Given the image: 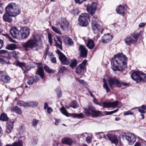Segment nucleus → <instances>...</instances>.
I'll return each mask as SVG.
<instances>
[{
    "label": "nucleus",
    "instance_id": "obj_57",
    "mask_svg": "<svg viewBox=\"0 0 146 146\" xmlns=\"http://www.w3.org/2000/svg\"><path fill=\"white\" fill-rule=\"evenodd\" d=\"M98 19L97 18H93L92 19V25L93 23H94L95 25L98 24L97 23V21Z\"/></svg>",
    "mask_w": 146,
    "mask_h": 146
},
{
    "label": "nucleus",
    "instance_id": "obj_53",
    "mask_svg": "<svg viewBox=\"0 0 146 146\" xmlns=\"http://www.w3.org/2000/svg\"><path fill=\"white\" fill-rule=\"evenodd\" d=\"M49 52V49L48 48H46L45 50V52L43 55V57L45 59L47 55H48V53Z\"/></svg>",
    "mask_w": 146,
    "mask_h": 146
},
{
    "label": "nucleus",
    "instance_id": "obj_43",
    "mask_svg": "<svg viewBox=\"0 0 146 146\" xmlns=\"http://www.w3.org/2000/svg\"><path fill=\"white\" fill-rule=\"evenodd\" d=\"M135 109V108H132L131 110H129L125 112L124 113V115H133L134 113L133 112L131 111V110Z\"/></svg>",
    "mask_w": 146,
    "mask_h": 146
},
{
    "label": "nucleus",
    "instance_id": "obj_47",
    "mask_svg": "<svg viewBox=\"0 0 146 146\" xmlns=\"http://www.w3.org/2000/svg\"><path fill=\"white\" fill-rule=\"evenodd\" d=\"M48 42L50 45H52V35L51 34L49 33L48 34Z\"/></svg>",
    "mask_w": 146,
    "mask_h": 146
},
{
    "label": "nucleus",
    "instance_id": "obj_37",
    "mask_svg": "<svg viewBox=\"0 0 146 146\" xmlns=\"http://www.w3.org/2000/svg\"><path fill=\"white\" fill-rule=\"evenodd\" d=\"M51 29L54 32L60 35L61 34V32L59 28H57L54 26H52Z\"/></svg>",
    "mask_w": 146,
    "mask_h": 146
},
{
    "label": "nucleus",
    "instance_id": "obj_59",
    "mask_svg": "<svg viewBox=\"0 0 146 146\" xmlns=\"http://www.w3.org/2000/svg\"><path fill=\"white\" fill-rule=\"evenodd\" d=\"M92 140V137L91 136H87L86 137V141L88 143H90Z\"/></svg>",
    "mask_w": 146,
    "mask_h": 146
},
{
    "label": "nucleus",
    "instance_id": "obj_40",
    "mask_svg": "<svg viewBox=\"0 0 146 146\" xmlns=\"http://www.w3.org/2000/svg\"><path fill=\"white\" fill-rule=\"evenodd\" d=\"M44 69L45 71L48 73H52L54 72L53 70L50 69L49 67L47 66H44Z\"/></svg>",
    "mask_w": 146,
    "mask_h": 146
},
{
    "label": "nucleus",
    "instance_id": "obj_50",
    "mask_svg": "<svg viewBox=\"0 0 146 146\" xmlns=\"http://www.w3.org/2000/svg\"><path fill=\"white\" fill-rule=\"evenodd\" d=\"M104 108H110L111 107V103L106 102H104L103 104Z\"/></svg>",
    "mask_w": 146,
    "mask_h": 146
},
{
    "label": "nucleus",
    "instance_id": "obj_30",
    "mask_svg": "<svg viewBox=\"0 0 146 146\" xmlns=\"http://www.w3.org/2000/svg\"><path fill=\"white\" fill-rule=\"evenodd\" d=\"M103 81L104 84L103 85L104 88L106 89L107 93L110 92V90L108 87V83L107 82L106 79V78H104L103 79Z\"/></svg>",
    "mask_w": 146,
    "mask_h": 146
},
{
    "label": "nucleus",
    "instance_id": "obj_35",
    "mask_svg": "<svg viewBox=\"0 0 146 146\" xmlns=\"http://www.w3.org/2000/svg\"><path fill=\"white\" fill-rule=\"evenodd\" d=\"M5 146H23L22 141H19L18 142H15L12 144H7Z\"/></svg>",
    "mask_w": 146,
    "mask_h": 146
},
{
    "label": "nucleus",
    "instance_id": "obj_5",
    "mask_svg": "<svg viewBox=\"0 0 146 146\" xmlns=\"http://www.w3.org/2000/svg\"><path fill=\"white\" fill-rule=\"evenodd\" d=\"M80 25L82 26H86L90 21L89 15L87 13L81 14L78 19Z\"/></svg>",
    "mask_w": 146,
    "mask_h": 146
},
{
    "label": "nucleus",
    "instance_id": "obj_8",
    "mask_svg": "<svg viewBox=\"0 0 146 146\" xmlns=\"http://www.w3.org/2000/svg\"><path fill=\"white\" fill-rule=\"evenodd\" d=\"M123 135L126 136V139L127 140L129 145H132L136 141V136L134 134L131 133H126L125 132L122 133Z\"/></svg>",
    "mask_w": 146,
    "mask_h": 146
},
{
    "label": "nucleus",
    "instance_id": "obj_41",
    "mask_svg": "<svg viewBox=\"0 0 146 146\" xmlns=\"http://www.w3.org/2000/svg\"><path fill=\"white\" fill-rule=\"evenodd\" d=\"M60 110L61 113L64 115L66 116L69 115V113L67 112L64 108L62 107L60 109Z\"/></svg>",
    "mask_w": 146,
    "mask_h": 146
},
{
    "label": "nucleus",
    "instance_id": "obj_62",
    "mask_svg": "<svg viewBox=\"0 0 146 146\" xmlns=\"http://www.w3.org/2000/svg\"><path fill=\"white\" fill-rule=\"evenodd\" d=\"M56 53L59 55V57H61V56H62L64 55V54L58 49L57 50Z\"/></svg>",
    "mask_w": 146,
    "mask_h": 146
},
{
    "label": "nucleus",
    "instance_id": "obj_56",
    "mask_svg": "<svg viewBox=\"0 0 146 146\" xmlns=\"http://www.w3.org/2000/svg\"><path fill=\"white\" fill-rule=\"evenodd\" d=\"M76 80L79 82L80 83L82 84H85V82L83 80H81L79 78H76Z\"/></svg>",
    "mask_w": 146,
    "mask_h": 146
},
{
    "label": "nucleus",
    "instance_id": "obj_7",
    "mask_svg": "<svg viewBox=\"0 0 146 146\" xmlns=\"http://www.w3.org/2000/svg\"><path fill=\"white\" fill-rule=\"evenodd\" d=\"M94 108L90 106L86 108L85 109V113L87 115H92L93 117H96L100 114L101 112L99 111H96L94 109Z\"/></svg>",
    "mask_w": 146,
    "mask_h": 146
},
{
    "label": "nucleus",
    "instance_id": "obj_33",
    "mask_svg": "<svg viewBox=\"0 0 146 146\" xmlns=\"http://www.w3.org/2000/svg\"><path fill=\"white\" fill-rule=\"evenodd\" d=\"M17 48L16 44H11L7 45L6 48L9 50H13Z\"/></svg>",
    "mask_w": 146,
    "mask_h": 146
},
{
    "label": "nucleus",
    "instance_id": "obj_39",
    "mask_svg": "<svg viewBox=\"0 0 146 146\" xmlns=\"http://www.w3.org/2000/svg\"><path fill=\"white\" fill-rule=\"evenodd\" d=\"M96 134L97 135V137L99 138L100 139L103 138H106V136L103 132H100L99 133H96Z\"/></svg>",
    "mask_w": 146,
    "mask_h": 146
},
{
    "label": "nucleus",
    "instance_id": "obj_29",
    "mask_svg": "<svg viewBox=\"0 0 146 146\" xmlns=\"http://www.w3.org/2000/svg\"><path fill=\"white\" fill-rule=\"evenodd\" d=\"M78 64V62L77 60L75 59H73L71 60L69 66L71 67L72 69H73Z\"/></svg>",
    "mask_w": 146,
    "mask_h": 146
},
{
    "label": "nucleus",
    "instance_id": "obj_52",
    "mask_svg": "<svg viewBox=\"0 0 146 146\" xmlns=\"http://www.w3.org/2000/svg\"><path fill=\"white\" fill-rule=\"evenodd\" d=\"M118 110V109H117L116 110H115L113 111H109V112H107L106 111V114L107 115H109L110 114H113V113H115L117 112Z\"/></svg>",
    "mask_w": 146,
    "mask_h": 146
},
{
    "label": "nucleus",
    "instance_id": "obj_4",
    "mask_svg": "<svg viewBox=\"0 0 146 146\" xmlns=\"http://www.w3.org/2000/svg\"><path fill=\"white\" fill-rule=\"evenodd\" d=\"M143 31L140 32L139 34L138 33H134L132 34L130 36H128L125 38L124 40L126 44L128 45H130L132 44L137 42L138 37L142 36Z\"/></svg>",
    "mask_w": 146,
    "mask_h": 146
},
{
    "label": "nucleus",
    "instance_id": "obj_18",
    "mask_svg": "<svg viewBox=\"0 0 146 146\" xmlns=\"http://www.w3.org/2000/svg\"><path fill=\"white\" fill-rule=\"evenodd\" d=\"M107 135L108 139L112 143H114L115 145H117V144L118 141L117 138L116 136L110 133L107 134Z\"/></svg>",
    "mask_w": 146,
    "mask_h": 146
},
{
    "label": "nucleus",
    "instance_id": "obj_19",
    "mask_svg": "<svg viewBox=\"0 0 146 146\" xmlns=\"http://www.w3.org/2000/svg\"><path fill=\"white\" fill-rule=\"evenodd\" d=\"M127 6L124 5L123 6L119 5L118 7L116 9V11L117 13L123 16L126 11V9Z\"/></svg>",
    "mask_w": 146,
    "mask_h": 146
},
{
    "label": "nucleus",
    "instance_id": "obj_21",
    "mask_svg": "<svg viewBox=\"0 0 146 146\" xmlns=\"http://www.w3.org/2000/svg\"><path fill=\"white\" fill-rule=\"evenodd\" d=\"M54 41L55 42V46L56 47L62 50V42L60 38L58 36L54 37Z\"/></svg>",
    "mask_w": 146,
    "mask_h": 146
},
{
    "label": "nucleus",
    "instance_id": "obj_10",
    "mask_svg": "<svg viewBox=\"0 0 146 146\" xmlns=\"http://www.w3.org/2000/svg\"><path fill=\"white\" fill-rule=\"evenodd\" d=\"M14 64L17 66H19L21 68L23 71H24V73L27 72L31 68L30 66L27 65L26 64L21 62L19 61H17L15 62Z\"/></svg>",
    "mask_w": 146,
    "mask_h": 146
},
{
    "label": "nucleus",
    "instance_id": "obj_27",
    "mask_svg": "<svg viewBox=\"0 0 146 146\" xmlns=\"http://www.w3.org/2000/svg\"><path fill=\"white\" fill-rule=\"evenodd\" d=\"M13 121H9L7 122V126L6 129V133H9L11 132L13 127Z\"/></svg>",
    "mask_w": 146,
    "mask_h": 146
},
{
    "label": "nucleus",
    "instance_id": "obj_38",
    "mask_svg": "<svg viewBox=\"0 0 146 146\" xmlns=\"http://www.w3.org/2000/svg\"><path fill=\"white\" fill-rule=\"evenodd\" d=\"M0 118L1 120L6 121L7 120L8 117L4 113H2L1 115Z\"/></svg>",
    "mask_w": 146,
    "mask_h": 146
},
{
    "label": "nucleus",
    "instance_id": "obj_13",
    "mask_svg": "<svg viewBox=\"0 0 146 146\" xmlns=\"http://www.w3.org/2000/svg\"><path fill=\"white\" fill-rule=\"evenodd\" d=\"M0 80L4 83H8L10 82V78L5 71H0Z\"/></svg>",
    "mask_w": 146,
    "mask_h": 146
},
{
    "label": "nucleus",
    "instance_id": "obj_9",
    "mask_svg": "<svg viewBox=\"0 0 146 146\" xmlns=\"http://www.w3.org/2000/svg\"><path fill=\"white\" fill-rule=\"evenodd\" d=\"M30 34V31L28 28L21 27L20 29V39H24L27 38Z\"/></svg>",
    "mask_w": 146,
    "mask_h": 146
},
{
    "label": "nucleus",
    "instance_id": "obj_2",
    "mask_svg": "<svg viewBox=\"0 0 146 146\" xmlns=\"http://www.w3.org/2000/svg\"><path fill=\"white\" fill-rule=\"evenodd\" d=\"M21 12L19 6L16 4L11 3L5 8V12L3 16L4 21L11 23L12 21L11 17H15L19 14Z\"/></svg>",
    "mask_w": 146,
    "mask_h": 146
},
{
    "label": "nucleus",
    "instance_id": "obj_22",
    "mask_svg": "<svg viewBox=\"0 0 146 146\" xmlns=\"http://www.w3.org/2000/svg\"><path fill=\"white\" fill-rule=\"evenodd\" d=\"M140 75L141 71H136L131 74V77L133 80L138 81H139Z\"/></svg>",
    "mask_w": 146,
    "mask_h": 146
},
{
    "label": "nucleus",
    "instance_id": "obj_17",
    "mask_svg": "<svg viewBox=\"0 0 146 146\" xmlns=\"http://www.w3.org/2000/svg\"><path fill=\"white\" fill-rule=\"evenodd\" d=\"M113 36L109 33L105 34L101 38L102 42L106 43L110 42L112 39Z\"/></svg>",
    "mask_w": 146,
    "mask_h": 146
},
{
    "label": "nucleus",
    "instance_id": "obj_14",
    "mask_svg": "<svg viewBox=\"0 0 146 146\" xmlns=\"http://www.w3.org/2000/svg\"><path fill=\"white\" fill-rule=\"evenodd\" d=\"M87 63V60H83L82 62L76 68V74H81L84 72Z\"/></svg>",
    "mask_w": 146,
    "mask_h": 146
},
{
    "label": "nucleus",
    "instance_id": "obj_34",
    "mask_svg": "<svg viewBox=\"0 0 146 146\" xmlns=\"http://www.w3.org/2000/svg\"><path fill=\"white\" fill-rule=\"evenodd\" d=\"M88 47L90 49H92L94 46V41L92 40H89L87 44Z\"/></svg>",
    "mask_w": 146,
    "mask_h": 146
},
{
    "label": "nucleus",
    "instance_id": "obj_20",
    "mask_svg": "<svg viewBox=\"0 0 146 146\" xmlns=\"http://www.w3.org/2000/svg\"><path fill=\"white\" fill-rule=\"evenodd\" d=\"M79 49L80 52V56L83 57H86L88 51L85 47L82 45H80L79 46Z\"/></svg>",
    "mask_w": 146,
    "mask_h": 146
},
{
    "label": "nucleus",
    "instance_id": "obj_61",
    "mask_svg": "<svg viewBox=\"0 0 146 146\" xmlns=\"http://www.w3.org/2000/svg\"><path fill=\"white\" fill-rule=\"evenodd\" d=\"M146 25V23H140L139 25V27L140 28H143L145 27Z\"/></svg>",
    "mask_w": 146,
    "mask_h": 146
},
{
    "label": "nucleus",
    "instance_id": "obj_44",
    "mask_svg": "<svg viewBox=\"0 0 146 146\" xmlns=\"http://www.w3.org/2000/svg\"><path fill=\"white\" fill-rule=\"evenodd\" d=\"M67 41V43L71 46H72L73 44V42L71 38L69 37L67 38L66 40Z\"/></svg>",
    "mask_w": 146,
    "mask_h": 146
},
{
    "label": "nucleus",
    "instance_id": "obj_60",
    "mask_svg": "<svg viewBox=\"0 0 146 146\" xmlns=\"http://www.w3.org/2000/svg\"><path fill=\"white\" fill-rule=\"evenodd\" d=\"M138 111L140 113H145L146 112V111L142 109L140 107H138Z\"/></svg>",
    "mask_w": 146,
    "mask_h": 146
},
{
    "label": "nucleus",
    "instance_id": "obj_1",
    "mask_svg": "<svg viewBox=\"0 0 146 146\" xmlns=\"http://www.w3.org/2000/svg\"><path fill=\"white\" fill-rule=\"evenodd\" d=\"M127 61V58L123 53H118L114 56L111 61V68L114 71H122Z\"/></svg>",
    "mask_w": 146,
    "mask_h": 146
},
{
    "label": "nucleus",
    "instance_id": "obj_6",
    "mask_svg": "<svg viewBox=\"0 0 146 146\" xmlns=\"http://www.w3.org/2000/svg\"><path fill=\"white\" fill-rule=\"evenodd\" d=\"M109 86L111 89L115 87H121V83L119 80L115 77L110 78L107 80Z\"/></svg>",
    "mask_w": 146,
    "mask_h": 146
},
{
    "label": "nucleus",
    "instance_id": "obj_46",
    "mask_svg": "<svg viewBox=\"0 0 146 146\" xmlns=\"http://www.w3.org/2000/svg\"><path fill=\"white\" fill-rule=\"evenodd\" d=\"M70 107H72L73 108H78V107L77 105V102L75 101H72L71 103V105Z\"/></svg>",
    "mask_w": 146,
    "mask_h": 146
},
{
    "label": "nucleus",
    "instance_id": "obj_36",
    "mask_svg": "<svg viewBox=\"0 0 146 146\" xmlns=\"http://www.w3.org/2000/svg\"><path fill=\"white\" fill-rule=\"evenodd\" d=\"M72 116L74 118H83L84 117V116L82 113L79 114L72 113Z\"/></svg>",
    "mask_w": 146,
    "mask_h": 146
},
{
    "label": "nucleus",
    "instance_id": "obj_26",
    "mask_svg": "<svg viewBox=\"0 0 146 146\" xmlns=\"http://www.w3.org/2000/svg\"><path fill=\"white\" fill-rule=\"evenodd\" d=\"M38 80V78L36 76L30 77L28 78L27 84L29 85H32L35 82Z\"/></svg>",
    "mask_w": 146,
    "mask_h": 146
},
{
    "label": "nucleus",
    "instance_id": "obj_51",
    "mask_svg": "<svg viewBox=\"0 0 146 146\" xmlns=\"http://www.w3.org/2000/svg\"><path fill=\"white\" fill-rule=\"evenodd\" d=\"M6 38H7L9 39V40L11 42H13L14 40H13L12 38L9 35L7 34H2Z\"/></svg>",
    "mask_w": 146,
    "mask_h": 146
},
{
    "label": "nucleus",
    "instance_id": "obj_45",
    "mask_svg": "<svg viewBox=\"0 0 146 146\" xmlns=\"http://www.w3.org/2000/svg\"><path fill=\"white\" fill-rule=\"evenodd\" d=\"M67 70L66 68L64 67H62L59 70V72L58 73V75H60L62 74H63L65 71Z\"/></svg>",
    "mask_w": 146,
    "mask_h": 146
},
{
    "label": "nucleus",
    "instance_id": "obj_23",
    "mask_svg": "<svg viewBox=\"0 0 146 146\" xmlns=\"http://www.w3.org/2000/svg\"><path fill=\"white\" fill-rule=\"evenodd\" d=\"M9 110L12 111H14L18 114L20 115L22 113V111L20 108L17 106L11 107L9 108Z\"/></svg>",
    "mask_w": 146,
    "mask_h": 146
},
{
    "label": "nucleus",
    "instance_id": "obj_42",
    "mask_svg": "<svg viewBox=\"0 0 146 146\" xmlns=\"http://www.w3.org/2000/svg\"><path fill=\"white\" fill-rule=\"evenodd\" d=\"M70 13L74 15H78L79 13V9L78 8H74L70 11Z\"/></svg>",
    "mask_w": 146,
    "mask_h": 146
},
{
    "label": "nucleus",
    "instance_id": "obj_12",
    "mask_svg": "<svg viewBox=\"0 0 146 146\" xmlns=\"http://www.w3.org/2000/svg\"><path fill=\"white\" fill-rule=\"evenodd\" d=\"M10 33L13 38L20 39V30H19L17 27H12L11 29Z\"/></svg>",
    "mask_w": 146,
    "mask_h": 146
},
{
    "label": "nucleus",
    "instance_id": "obj_28",
    "mask_svg": "<svg viewBox=\"0 0 146 146\" xmlns=\"http://www.w3.org/2000/svg\"><path fill=\"white\" fill-rule=\"evenodd\" d=\"M36 72L42 79L44 78V71L42 67H40L38 68V69L36 71Z\"/></svg>",
    "mask_w": 146,
    "mask_h": 146
},
{
    "label": "nucleus",
    "instance_id": "obj_55",
    "mask_svg": "<svg viewBox=\"0 0 146 146\" xmlns=\"http://www.w3.org/2000/svg\"><path fill=\"white\" fill-rule=\"evenodd\" d=\"M38 120L36 119H33V124L34 126H36L38 124Z\"/></svg>",
    "mask_w": 146,
    "mask_h": 146
},
{
    "label": "nucleus",
    "instance_id": "obj_54",
    "mask_svg": "<svg viewBox=\"0 0 146 146\" xmlns=\"http://www.w3.org/2000/svg\"><path fill=\"white\" fill-rule=\"evenodd\" d=\"M31 104L32 105H31V107H36L37 106L38 103L36 102L31 101Z\"/></svg>",
    "mask_w": 146,
    "mask_h": 146
},
{
    "label": "nucleus",
    "instance_id": "obj_58",
    "mask_svg": "<svg viewBox=\"0 0 146 146\" xmlns=\"http://www.w3.org/2000/svg\"><path fill=\"white\" fill-rule=\"evenodd\" d=\"M51 62L53 63H56V58L54 56L50 58Z\"/></svg>",
    "mask_w": 146,
    "mask_h": 146
},
{
    "label": "nucleus",
    "instance_id": "obj_3",
    "mask_svg": "<svg viewBox=\"0 0 146 146\" xmlns=\"http://www.w3.org/2000/svg\"><path fill=\"white\" fill-rule=\"evenodd\" d=\"M33 38L29 40L25 43H24L23 46L25 48H29L34 50H37L39 46L38 44V40L36 38L33 36Z\"/></svg>",
    "mask_w": 146,
    "mask_h": 146
},
{
    "label": "nucleus",
    "instance_id": "obj_11",
    "mask_svg": "<svg viewBox=\"0 0 146 146\" xmlns=\"http://www.w3.org/2000/svg\"><path fill=\"white\" fill-rule=\"evenodd\" d=\"M96 7L97 5L95 3H88L87 5V10L88 13L92 15L95 13L96 9Z\"/></svg>",
    "mask_w": 146,
    "mask_h": 146
},
{
    "label": "nucleus",
    "instance_id": "obj_31",
    "mask_svg": "<svg viewBox=\"0 0 146 146\" xmlns=\"http://www.w3.org/2000/svg\"><path fill=\"white\" fill-rule=\"evenodd\" d=\"M0 62L2 63H6L8 64L9 62V58L5 56L0 55Z\"/></svg>",
    "mask_w": 146,
    "mask_h": 146
},
{
    "label": "nucleus",
    "instance_id": "obj_64",
    "mask_svg": "<svg viewBox=\"0 0 146 146\" xmlns=\"http://www.w3.org/2000/svg\"><path fill=\"white\" fill-rule=\"evenodd\" d=\"M3 40L0 39V49L3 47Z\"/></svg>",
    "mask_w": 146,
    "mask_h": 146
},
{
    "label": "nucleus",
    "instance_id": "obj_49",
    "mask_svg": "<svg viewBox=\"0 0 146 146\" xmlns=\"http://www.w3.org/2000/svg\"><path fill=\"white\" fill-rule=\"evenodd\" d=\"M17 104L20 106H23L24 107L25 106V105L24 102L20 100L17 101Z\"/></svg>",
    "mask_w": 146,
    "mask_h": 146
},
{
    "label": "nucleus",
    "instance_id": "obj_16",
    "mask_svg": "<svg viewBox=\"0 0 146 146\" xmlns=\"http://www.w3.org/2000/svg\"><path fill=\"white\" fill-rule=\"evenodd\" d=\"M73 140L70 137H64L61 139V143L63 144H66L71 146L73 143Z\"/></svg>",
    "mask_w": 146,
    "mask_h": 146
},
{
    "label": "nucleus",
    "instance_id": "obj_24",
    "mask_svg": "<svg viewBox=\"0 0 146 146\" xmlns=\"http://www.w3.org/2000/svg\"><path fill=\"white\" fill-rule=\"evenodd\" d=\"M92 27L94 34L98 33L101 29V27L98 24L95 25L94 23H93Z\"/></svg>",
    "mask_w": 146,
    "mask_h": 146
},
{
    "label": "nucleus",
    "instance_id": "obj_32",
    "mask_svg": "<svg viewBox=\"0 0 146 146\" xmlns=\"http://www.w3.org/2000/svg\"><path fill=\"white\" fill-rule=\"evenodd\" d=\"M139 81L142 82L146 81V74L141 72V75H140Z\"/></svg>",
    "mask_w": 146,
    "mask_h": 146
},
{
    "label": "nucleus",
    "instance_id": "obj_48",
    "mask_svg": "<svg viewBox=\"0 0 146 146\" xmlns=\"http://www.w3.org/2000/svg\"><path fill=\"white\" fill-rule=\"evenodd\" d=\"M118 101H116L113 102H110L111 107H114L118 106Z\"/></svg>",
    "mask_w": 146,
    "mask_h": 146
},
{
    "label": "nucleus",
    "instance_id": "obj_15",
    "mask_svg": "<svg viewBox=\"0 0 146 146\" xmlns=\"http://www.w3.org/2000/svg\"><path fill=\"white\" fill-rule=\"evenodd\" d=\"M56 25L57 26H60V28L64 31L66 30L68 27V23L66 21L58 20Z\"/></svg>",
    "mask_w": 146,
    "mask_h": 146
},
{
    "label": "nucleus",
    "instance_id": "obj_25",
    "mask_svg": "<svg viewBox=\"0 0 146 146\" xmlns=\"http://www.w3.org/2000/svg\"><path fill=\"white\" fill-rule=\"evenodd\" d=\"M61 63L63 65H68L69 64V61L68 58L64 54L59 57Z\"/></svg>",
    "mask_w": 146,
    "mask_h": 146
},
{
    "label": "nucleus",
    "instance_id": "obj_63",
    "mask_svg": "<svg viewBox=\"0 0 146 146\" xmlns=\"http://www.w3.org/2000/svg\"><path fill=\"white\" fill-rule=\"evenodd\" d=\"M47 111L48 113H50L52 112V110L51 108L48 107V108Z\"/></svg>",
    "mask_w": 146,
    "mask_h": 146
}]
</instances>
